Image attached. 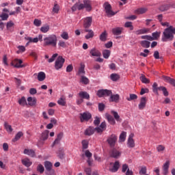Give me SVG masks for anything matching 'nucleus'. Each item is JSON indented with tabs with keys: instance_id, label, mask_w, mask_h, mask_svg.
Listing matches in <instances>:
<instances>
[{
	"instance_id": "obj_1",
	"label": "nucleus",
	"mask_w": 175,
	"mask_h": 175,
	"mask_svg": "<svg viewBox=\"0 0 175 175\" xmlns=\"http://www.w3.org/2000/svg\"><path fill=\"white\" fill-rule=\"evenodd\" d=\"M44 46L49 47H57L58 39L55 34H50L44 38Z\"/></svg>"
},
{
	"instance_id": "obj_2",
	"label": "nucleus",
	"mask_w": 175,
	"mask_h": 175,
	"mask_svg": "<svg viewBox=\"0 0 175 175\" xmlns=\"http://www.w3.org/2000/svg\"><path fill=\"white\" fill-rule=\"evenodd\" d=\"M111 114L109 113H105V118L106 120H107L108 122L111 124V125H116V121H121V118H120V115H118V113L117 111H111Z\"/></svg>"
},
{
	"instance_id": "obj_3",
	"label": "nucleus",
	"mask_w": 175,
	"mask_h": 175,
	"mask_svg": "<svg viewBox=\"0 0 175 175\" xmlns=\"http://www.w3.org/2000/svg\"><path fill=\"white\" fill-rule=\"evenodd\" d=\"M118 137L116 134H111L107 139V142L111 148H114L117 144Z\"/></svg>"
},
{
	"instance_id": "obj_4",
	"label": "nucleus",
	"mask_w": 175,
	"mask_h": 175,
	"mask_svg": "<svg viewBox=\"0 0 175 175\" xmlns=\"http://www.w3.org/2000/svg\"><path fill=\"white\" fill-rule=\"evenodd\" d=\"M64 64H65V59L62 56H59L55 62V69L59 70L64 66Z\"/></svg>"
},
{
	"instance_id": "obj_5",
	"label": "nucleus",
	"mask_w": 175,
	"mask_h": 175,
	"mask_svg": "<svg viewBox=\"0 0 175 175\" xmlns=\"http://www.w3.org/2000/svg\"><path fill=\"white\" fill-rule=\"evenodd\" d=\"M92 118V115H91V113H90V112L88 111L80 113L79 118H80L81 122H85V121L88 122L90 121V120H91Z\"/></svg>"
},
{
	"instance_id": "obj_6",
	"label": "nucleus",
	"mask_w": 175,
	"mask_h": 175,
	"mask_svg": "<svg viewBox=\"0 0 175 175\" xmlns=\"http://www.w3.org/2000/svg\"><path fill=\"white\" fill-rule=\"evenodd\" d=\"M104 8L108 17H111V16L116 14V13L111 10V5L108 2L104 3Z\"/></svg>"
},
{
	"instance_id": "obj_7",
	"label": "nucleus",
	"mask_w": 175,
	"mask_h": 175,
	"mask_svg": "<svg viewBox=\"0 0 175 175\" xmlns=\"http://www.w3.org/2000/svg\"><path fill=\"white\" fill-rule=\"evenodd\" d=\"M112 92L111 90H99L97 92V95L98 96V98H103V96H110L111 95Z\"/></svg>"
},
{
	"instance_id": "obj_8",
	"label": "nucleus",
	"mask_w": 175,
	"mask_h": 175,
	"mask_svg": "<svg viewBox=\"0 0 175 175\" xmlns=\"http://www.w3.org/2000/svg\"><path fill=\"white\" fill-rule=\"evenodd\" d=\"M92 24V17L89 16L83 19V27L85 29H88L91 25Z\"/></svg>"
},
{
	"instance_id": "obj_9",
	"label": "nucleus",
	"mask_w": 175,
	"mask_h": 175,
	"mask_svg": "<svg viewBox=\"0 0 175 175\" xmlns=\"http://www.w3.org/2000/svg\"><path fill=\"white\" fill-rule=\"evenodd\" d=\"M110 157H111V158H114L115 159H118V158L121 157V152L116 148H113L110 152Z\"/></svg>"
},
{
	"instance_id": "obj_10",
	"label": "nucleus",
	"mask_w": 175,
	"mask_h": 175,
	"mask_svg": "<svg viewBox=\"0 0 175 175\" xmlns=\"http://www.w3.org/2000/svg\"><path fill=\"white\" fill-rule=\"evenodd\" d=\"M84 9V4L81 3H76L72 8L71 10L72 12H76V10H83Z\"/></svg>"
},
{
	"instance_id": "obj_11",
	"label": "nucleus",
	"mask_w": 175,
	"mask_h": 175,
	"mask_svg": "<svg viewBox=\"0 0 175 175\" xmlns=\"http://www.w3.org/2000/svg\"><path fill=\"white\" fill-rule=\"evenodd\" d=\"M133 133H131L128 138L127 146L130 148H133V147H135V140H133Z\"/></svg>"
},
{
	"instance_id": "obj_12",
	"label": "nucleus",
	"mask_w": 175,
	"mask_h": 175,
	"mask_svg": "<svg viewBox=\"0 0 175 175\" xmlns=\"http://www.w3.org/2000/svg\"><path fill=\"white\" fill-rule=\"evenodd\" d=\"M94 133H95V127L94 126H89L84 132L85 136H92Z\"/></svg>"
},
{
	"instance_id": "obj_13",
	"label": "nucleus",
	"mask_w": 175,
	"mask_h": 175,
	"mask_svg": "<svg viewBox=\"0 0 175 175\" xmlns=\"http://www.w3.org/2000/svg\"><path fill=\"white\" fill-rule=\"evenodd\" d=\"M23 64V60L18 59H15L12 63V65L14 68H24V65H22Z\"/></svg>"
},
{
	"instance_id": "obj_14",
	"label": "nucleus",
	"mask_w": 175,
	"mask_h": 175,
	"mask_svg": "<svg viewBox=\"0 0 175 175\" xmlns=\"http://www.w3.org/2000/svg\"><path fill=\"white\" fill-rule=\"evenodd\" d=\"M170 166V162L167 161L163 165V174L167 175L169 174V167Z\"/></svg>"
},
{
	"instance_id": "obj_15",
	"label": "nucleus",
	"mask_w": 175,
	"mask_h": 175,
	"mask_svg": "<svg viewBox=\"0 0 175 175\" xmlns=\"http://www.w3.org/2000/svg\"><path fill=\"white\" fill-rule=\"evenodd\" d=\"M147 104V98L146 97L141 98L140 103L138 105L139 110H143L144 107H146V105Z\"/></svg>"
},
{
	"instance_id": "obj_16",
	"label": "nucleus",
	"mask_w": 175,
	"mask_h": 175,
	"mask_svg": "<svg viewBox=\"0 0 175 175\" xmlns=\"http://www.w3.org/2000/svg\"><path fill=\"white\" fill-rule=\"evenodd\" d=\"M118 169H120V162L116 161L113 163V165L111 168H109V172H111L112 173H116V172H118Z\"/></svg>"
},
{
	"instance_id": "obj_17",
	"label": "nucleus",
	"mask_w": 175,
	"mask_h": 175,
	"mask_svg": "<svg viewBox=\"0 0 175 175\" xmlns=\"http://www.w3.org/2000/svg\"><path fill=\"white\" fill-rule=\"evenodd\" d=\"M84 8L86 9L88 12H91L92 8L91 7V1L90 0H83Z\"/></svg>"
},
{
	"instance_id": "obj_18",
	"label": "nucleus",
	"mask_w": 175,
	"mask_h": 175,
	"mask_svg": "<svg viewBox=\"0 0 175 175\" xmlns=\"http://www.w3.org/2000/svg\"><path fill=\"white\" fill-rule=\"evenodd\" d=\"M57 103L59 105V106H66V97L62 95L57 100Z\"/></svg>"
},
{
	"instance_id": "obj_19",
	"label": "nucleus",
	"mask_w": 175,
	"mask_h": 175,
	"mask_svg": "<svg viewBox=\"0 0 175 175\" xmlns=\"http://www.w3.org/2000/svg\"><path fill=\"white\" fill-rule=\"evenodd\" d=\"M90 54H91L92 57H100V55H102V53L95 48L91 49Z\"/></svg>"
},
{
	"instance_id": "obj_20",
	"label": "nucleus",
	"mask_w": 175,
	"mask_h": 175,
	"mask_svg": "<svg viewBox=\"0 0 175 175\" xmlns=\"http://www.w3.org/2000/svg\"><path fill=\"white\" fill-rule=\"evenodd\" d=\"M23 154L25 155H29V157H31V158H33L35 157V151L32 149H25L23 151Z\"/></svg>"
},
{
	"instance_id": "obj_21",
	"label": "nucleus",
	"mask_w": 175,
	"mask_h": 175,
	"mask_svg": "<svg viewBox=\"0 0 175 175\" xmlns=\"http://www.w3.org/2000/svg\"><path fill=\"white\" fill-rule=\"evenodd\" d=\"M79 96L82 99H87L88 100H90V94L87 92H80L79 93Z\"/></svg>"
},
{
	"instance_id": "obj_22",
	"label": "nucleus",
	"mask_w": 175,
	"mask_h": 175,
	"mask_svg": "<svg viewBox=\"0 0 175 175\" xmlns=\"http://www.w3.org/2000/svg\"><path fill=\"white\" fill-rule=\"evenodd\" d=\"M85 32H88V33L85 36V39H91L94 38V31L92 29H85Z\"/></svg>"
},
{
	"instance_id": "obj_23",
	"label": "nucleus",
	"mask_w": 175,
	"mask_h": 175,
	"mask_svg": "<svg viewBox=\"0 0 175 175\" xmlns=\"http://www.w3.org/2000/svg\"><path fill=\"white\" fill-rule=\"evenodd\" d=\"M57 157H59L60 159H64L65 157V150H64V148H59L57 152Z\"/></svg>"
},
{
	"instance_id": "obj_24",
	"label": "nucleus",
	"mask_w": 175,
	"mask_h": 175,
	"mask_svg": "<svg viewBox=\"0 0 175 175\" xmlns=\"http://www.w3.org/2000/svg\"><path fill=\"white\" fill-rule=\"evenodd\" d=\"M112 33L116 36L121 35L122 33V27H115L112 29Z\"/></svg>"
},
{
	"instance_id": "obj_25",
	"label": "nucleus",
	"mask_w": 175,
	"mask_h": 175,
	"mask_svg": "<svg viewBox=\"0 0 175 175\" xmlns=\"http://www.w3.org/2000/svg\"><path fill=\"white\" fill-rule=\"evenodd\" d=\"M62 137H64V133H59L53 142V146L55 144H59L61 140H62Z\"/></svg>"
},
{
	"instance_id": "obj_26",
	"label": "nucleus",
	"mask_w": 175,
	"mask_h": 175,
	"mask_svg": "<svg viewBox=\"0 0 175 175\" xmlns=\"http://www.w3.org/2000/svg\"><path fill=\"white\" fill-rule=\"evenodd\" d=\"M120 100V95L118 94H111L109 98V102H118Z\"/></svg>"
},
{
	"instance_id": "obj_27",
	"label": "nucleus",
	"mask_w": 175,
	"mask_h": 175,
	"mask_svg": "<svg viewBox=\"0 0 175 175\" xmlns=\"http://www.w3.org/2000/svg\"><path fill=\"white\" fill-rule=\"evenodd\" d=\"M22 163H23V165H24V166H26V167H29V166H31V165H32V161H31V160H29V159L25 158V159H22Z\"/></svg>"
},
{
	"instance_id": "obj_28",
	"label": "nucleus",
	"mask_w": 175,
	"mask_h": 175,
	"mask_svg": "<svg viewBox=\"0 0 175 175\" xmlns=\"http://www.w3.org/2000/svg\"><path fill=\"white\" fill-rule=\"evenodd\" d=\"M147 8H139L135 10V14H144L147 12Z\"/></svg>"
},
{
	"instance_id": "obj_29",
	"label": "nucleus",
	"mask_w": 175,
	"mask_h": 175,
	"mask_svg": "<svg viewBox=\"0 0 175 175\" xmlns=\"http://www.w3.org/2000/svg\"><path fill=\"white\" fill-rule=\"evenodd\" d=\"M25 39L27 40L29 43H38V42H39V39H38V38H32V37L26 36L25 37Z\"/></svg>"
},
{
	"instance_id": "obj_30",
	"label": "nucleus",
	"mask_w": 175,
	"mask_h": 175,
	"mask_svg": "<svg viewBox=\"0 0 175 175\" xmlns=\"http://www.w3.org/2000/svg\"><path fill=\"white\" fill-rule=\"evenodd\" d=\"M164 80L167 83H169L170 84H171V85H173L174 87H175V79H172V78H170V77H164Z\"/></svg>"
},
{
	"instance_id": "obj_31",
	"label": "nucleus",
	"mask_w": 175,
	"mask_h": 175,
	"mask_svg": "<svg viewBox=\"0 0 175 175\" xmlns=\"http://www.w3.org/2000/svg\"><path fill=\"white\" fill-rule=\"evenodd\" d=\"M24 135V133H23V132L19 131L18 132V133L15 135V137L12 139V142L14 143H16V142L20 140V139H21V137H23Z\"/></svg>"
},
{
	"instance_id": "obj_32",
	"label": "nucleus",
	"mask_w": 175,
	"mask_h": 175,
	"mask_svg": "<svg viewBox=\"0 0 175 175\" xmlns=\"http://www.w3.org/2000/svg\"><path fill=\"white\" fill-rule=\"evenodd\" d=\"M46 79V74L44 72H40L38 74V81H43Z\"/></svg>"
},
{
	"instance_id": "obj_33",
	"label": "nucleus",
	"mask_w": 175,
	"mask_h": 175,
	"mask_svg": "<svg viewBox=\"0 0 175 175\" xmlns=\"http://www.w3.org/2000/svg\"><path fill=\"white\" fill-rule=\"evenodd\" d=\"M126 139V132L122 131L119 137V142L120 143H122L125 142V139Z\"/></svg>"
},
{
	"instance_id": "obj_34",
	"label": "nucleus",
	"mask_w": 175,
	"mask_h": 175,
	"mask_svg": "<svg viewBox=\"0 0 175 175\" xmlns=\"http://www.w3.org/2000/svg\"><path fill=\"white\" fill-rule=\"evenodd\" d=\"M49 130H45L42 134L41 140H43V142L47 140V139H49Z\"/></svg>"
},
{
	"instance_id": "obj_35",
	"label": "nucleus",
	"mask_w": 175,
	"mask_h": 175,
	"mask_svg": "<svg viewBox=\"0 0 175 175\" xmlns=\"http://www.w3.org/2000/svg\"><path fill=\"white\" fill-rule=\"evenodd\" d=\"M44 165L46 171L53 169V163H51V161H46Z\"/></svg>"
},
{
	"instance_id": "obj_36",
	"label": "nucleus",
	"mask_w": 175,
	"mask_h": 175,
	"mask_svg": "<svg viewBox=\"0 0 175 175\" xmlns=\"http://www.w3.org/2000/svg\"><path fill=\"white\" fill-rule=\"evenodd\" d=\"M100 40H101V42H106L107 40V32H106V31L100 35Z\"/></svg>"
},
{
	"instance_id": "obj_37",
	"label": "nucleus",
	"mask_w": 175,
	"mask_h": 175,
	"mask_svg": "<svg viewBox=\"0 0 175 175\" xmlns=\"http://www.w3.org/2000/svg\"><path fill=\"white\" fill-rule=\"evenodd\" d=\"M50 31V26L49 25H46L44 26H42L40 28V31L42 32V33H47Z\"/></svg>"
},
{
	"instance_id": "obj_38",
	"label": "nucleus",
	"mask_w": 175,
	"mask_h": 175,
	"mask_svg": "<svg viewBox=\"0 0 175 175\" xmlns=\"http://www.w3.org/2000/svg\"><path fill=\"white\" fill-rule=\"evenodd\" d=\"M110 79L112 81H117L118 80H120V75L118 74L112 73L110 75Z\"/></svg>"
},
{
	"instance_id": "obj_39",
	"label": "nucleus",
	"mask_w": 175,
	"mask_h": 175,
	"mask_svg": "<svg viewBox=\"0 0 175 175\" xmlns=\"http://www.w3.org/2000/svg\"><path fill=\"white\" fill-rule=\"evenodd\" d=\"M159 87H158V83L154 82L152 85V91L154 94H156V95H159V93L158 92Z\"/></svg>"
},
{
	"instance_id": "obj_40",
	"label": "nucleus",
	"mask_w": 175,
	"mask_h": 175,
	"mask_svg": "<svg viewBox=\"0 0 175 175\" xmlns=\"http://www.w3.org/2000/svg\"><path fill=\"white\" fill-rule=\"evenodd\" d=\"M4 128L7 131V132L12 133L13 132V129L12 128V126H10L8 122H4Z\"/></svg>"
},
{
	"instance_id": "obj_41",
	"label": "nucleus",
	"mask_w": 175,
	"mask_h": 175,
	"mask_svg": "<svg viewBox=\"0 0 175 175\" xmlns=\"http://www.w3.org/2000/svg\"><path fill=\"white\" fill-rule=\"evenodd\" d=\"M27 102L30 106H35L36 105V98H32V97H29L27 98Z\"/></svg>"
},
{
	"instance_id": "obj_42",
	"label": "nucleus",
	"mask_w": 175,
	"mask_h": 175,
	"mask_svg": "<svg viewBox=\"0 0 175 175\" xmlns=\"http://www.w3.org/2000/svg\"><path fill=\"white\" fill-rule=\"evenodd\" d=\"M150 42L147 40H142L141 42V46L142 47H144V49H148L150 47Z\"/></svg>"
},
{
	"instance_id": "obj_43",
	"label": "nucleus",
	"mask_w": 175,
	"mask_h": 175,
	"mask_svg": "<svg viewBox=\"0 0 175 175\" xmlns=\"http://www.w3.org/2000/svg\"><path fill=\"white\" fill-rule=\"evenodd\" d=\"M139 80L144 84H148L150 83V79H147L146 76L143 75L139 77Z\"/></svg>"
},
{
	"instance_id": "obj_44",
	"label": "nucleus",
	"mask_w": 175,
	"mask_h": 175,
	"mask_svg": "<svg viewBox=\"0 0 175 175\" xmlns=\"http://www.w3.org/2000/svg\"><path fill=\"white\" fill-rule=\"evenodd\" d=\"M85 68V66L84 64H81L80 68H79L78 75H84L85 74V70L84 68Z\"/></svg>"
},
{
	"instance_id": "obj_45",
	"label": "nucleus",
	"mask_w": 175,
	"mask_h": 175,
	"mask_svg": "<svg viewBox=\"0 0 175 175\" xmlns=\"http://www.w3.org/2000/svg\"><path fill=\"white\" fill-rule=\"evenodd\" d=\"M103 57L105 58V59H107V58L110 57V50L105 49L103 51Z\"/></svg>"
},
{
	"instance_id": "obj_46",
	"label": "nucleus",
	"mask_w": 175,
	"mask_h": 175,
	"mask_svg": "<svg viewBox=\"0 0 175 175\" xmlns=\"http://www.w3.org/2000/svg\"><path fill=\"white\" fill-rule=\"evenodd\" d=\"M169 9H170V5H163L159 7L161 12H166V10H169Z\"/></svg>"
},
{
	"instance_id": "obj_47",
	"label": "nucleus",
	"mask_w": 175,
	"mask_h": 175,
	"mask_svg": "<svg viewBox=\"0 0 175 175\" xmlns=\"http://www.w3.org/2000/svg\"><path fill=\"white\" fill-rule=\"evenodd\" d=\"M18 103L21 106H25V105H27V100L25 99V97H22L19 99Z\"/></svg>"
},
{
	"instance_id": "obj_48",
	"label": "nucleus",
	"mask_w": 175,
	"mask_h": 175,
	"mask_svg": "<svg viewBox=\"0 0 175 175\" xmlns=\"http://www.w3.org/2000/svg\"><path fill=\"white\" fill-rule=\"evenodd\" d=\"M81 81L83 84L87 85V84H88V83H90V79H88V78H87L86 77L81 76Z\"/></svg>"
},
{
	"instance_id": "obj_49",
	"label": "nucleus",
	"mask_w": 175,
	"mask_h": 175,
	"mask_svg": "<svg viewBox=\"0 0 175 175\" xmlns=\"http://www.w3.org/2000/svg\"><path fill=\"white\" fill-rule=\"evenodd\" d=\"M152 40H157V39H158V38H159V36H161V33H159L158 31L154 32L152 34Z\"/></svg>"
},
{
	"instance_id": "obj_50",
	"label": "nucleus",
	"mask_w": 175,
	"mask_h": 175,
	"mask_svg": "<svg viewBox=\"0 0 175 175\" xmlns=\"http://www.w3.org/2000/svg\"><path fill=\"white\" fill-rule=\"evenodd\" d=\"M17 48L18 49V51H16L17 54L25 52V46L20 45Z\"/></svg>"
},
{
	"instance_id": "obj_51",
	"label": "nucleus",
	"mask_w": 175,
	"mask_h": 175,
	"mask_svg": "<svg viewBox=\"0 0 175 175\" xmlns=\"http://www.w3.org/2000/svg\"><path fill=\"white\" fill-rule=\"evenodd\" d=\"M135 99H137V95L135 94H131L130 98H127V100H129V102H131V100H135Z\"/></svg>"
},
{
	"instance_id": "obj_52",
	"label": "nucleus",
	"mask_w": 175,
	"mask_h": 175,
	"mask_svg": "<svg viewBox=\"0 0 175 175\" xmlns=\"http://www.w3.org/2000/svg\"><path fill=\"white\" fill-rule=\"evenodd\" d=\"M0 17L1 18V20L3 21H6V20H8V18H9V15L8 14L3 13L0 15Z\"/></svg>"
},
{
	"instance_id": "obj_53",
	"label": "nucleus",
	"mask_w": 175,
	"mask_h": 175,
	"mask_svg": "<svg viewBox=\"0 0 175 175\" xmlns=\"http://www.w3.org/2000/svg\"><path fill=\"white\" fill-rule=\"evenodd\" d=\"M33 25L36 27H40V25H42V21L39 20V19H35L33 21Z\"/></svg>"
},
{
	"instance_id": "obj_54",
	"label": "nucleus",
	"mask_w": 175,
	"mask_h": 175,
	"mask_svg": "<svg viewBox=\"0 0 175 175\" xmlns=\"http://www.w3.org/2000/svg\"><path fill=\"white\" fill-rule=\"evenodd\" d=\"M82 147H83V150H87V148H88V141L83 140L82 141Z\"/></svg>"
},
{
	"instance_id": "obj_55",
	"label": "nucleus",
	"mask_w": 175,
	"mask_h": 175,
	"mask_svg": "<svg viewBox=\"0 0 175 175\" xmlns=\"http://www.w3.org/2000/svg\"><path fill=\"white\" fill-rule=\"evenodd\" d=\"M46 175H55V170L54 169L51 168V170H48L46 172Z\"/></svg>"
},
{
	"instance_id": "obj_56",
	"label": "nucleus",
	"mask_w": 175,
	"mask_h": 175,
	"mask_svg": "<svg viewBox=\"0 0 175 175\" xmlns=\"http://www.w3.org/2000/svg\"><path fill=\"white\" fill-rule=\"evenodd\" d=\"M37 170L42 174L43 172H44V167H43L42 164H39L37 167Z\"/></svg>"
},
{
	"instance_id": "obj_57",
	"label": "nucleus",
	"mask_w": 175,
	"mask_h": 175,
	"mask_svg": "<svg viewBox=\"0 0 175 175\" xmlns=\"http://www.w3.org/2000/svg\"><path fill=\"white\" fill-rule=\"evenodd\" d=\"M125 28H131V30H133V26L132 25V22H126L124 24Z\"/></svg>"
},
{
	"instance_id": "obj_58",
	"label": "nucleus",
	"mask_w": 175,
	"mask_h": 175,
	"mask_svg": "<svg viewBox=\"0 0 175 175\" xmlns=\"http://www.w3.org/2000/svg\"><path fill=\"white\" fill-rule=\"evenodd\" d=\"M61 38H62V39H64L65 40H68V39H69V35L64 31L61 34Z\"/></svg>"
},
{
	"instance_id": "obj_59",
	"label": "nucleus",
	"mask_w": 175,
	"mask_h": 175,
	"mask_svg": "<svg viewBox=\"0 0 175 175\" xmlns=\"http://www.w3.org/2000/svg\"><path fill=\"white\" fill-rule=\"evenodd\" d=\"M99 124H100V118H99L98 116H96L95 118V120H94V124L96 126H98V125H99Z\"/></svg>"
},
{
	"instance_id": "obj_60",
	"label": "nucleus",
	"mask_w": 175,
	"mask_h": 175,
	"mask_svg": "<svg viewBox=\"0 0 175 175\" xmlns=\"http://www.w3.org/2000/svg\"><path fill=\"white\" fill-rule=\"evenodd\" d=\"M53 12L54 13H58V12H59V5L55 4L53 8Z\"/></svg>"
},
{
	"instance_id": "obj_61",
	"label": "nucleus",
	"mask_w": 175,
	"mask_h": 175,
	"mask_svg": "<svg viewBox=\"0 0 175 175\" xmlns=\"http://www.w3.org/2000/svg\"><path fill=\"white\" fill-rule=\"evenodd\" d=\"M141 38L144 39L146 40L152 41V37H151V36H142Z\"/></svg>"
},
{
	"instance_id": "obj_62",
	"label": "nucleus",
	"mask_w": 175,
	"mask_h": 175,
	"mask_svg": "<svg viewBox=\"0 0 175 175\" xmlns=\"http://www.w3.org/2000/svg\"><path fill=\"white\" fill-rule=\"evenodd\" d=\"M105 105L103 103H98V110L99 111H103L105 110Z\"/></svg>"
},
{
	"instance_id": "obj_63",
	"label": "nucleus",
	"mask_w": 175,
	"mask_h": 175,
	"mask_svg": "<svg viewBox=\"0 0 175 175\" xmlns=\"http://www.w3.org/2000/svg\"><path fill=\"white\" fill-rule=\"evenodd\" d=\"M157 150L158 152H161V151H164L165 146H163V145H159L157 147Z\"/></svg>"
},
{
	"instance_id": "obj_64",
	"label": "nucleus",
	"mask_w": 175,
	"mask_h": 175,
	"mask_svg": "<svg viewBox=\"0 0 175 175\" xmlns=\"http://www.w3.org/2000/svg\"><path fill=\"white\" fill-rule=\"evenodd\" d=\"M84 172L86 173L87 175H92L91 174V167H86L84 170Z\"/></svg>"
}]
</instances>
